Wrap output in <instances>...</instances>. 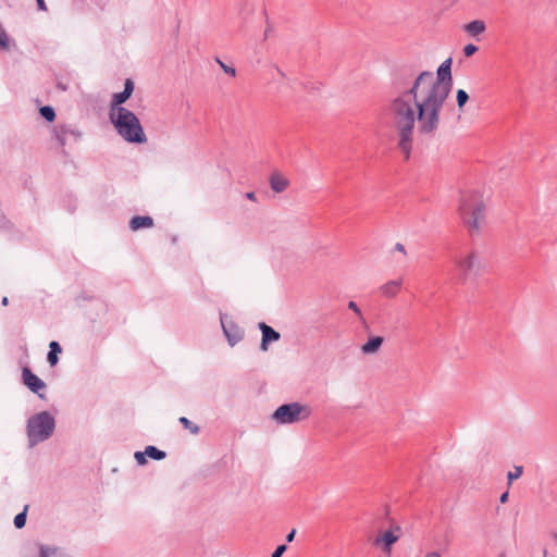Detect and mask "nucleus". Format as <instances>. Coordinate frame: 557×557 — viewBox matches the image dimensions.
Wrapping results in <instances>:
<instances>
[{
    "label": "nucleus",
    "instance_id": "obj_35",
    "mask_svg": "<svg viewBox=\"0 0 557 557\" xmlns=\"http://www.w3.org/2000/svg\"><path fill=\"white\" fill-rule=\"evenodd\" d=\"M424 557H442L437 552H430Z\"/></svg>",
    "mask_w": 557,
    "mask_h": 557
},
{
    "label": "nucleus",
    "instance_id": "obj_29",
    "mask_svg": "<svg viewBox=\"0 0 557 557\" xmlns=\"http://www.w3.org/2000/svg\"><path fill=\"white\" fill-rule=\"evenodd\" d=\"M146 456H147V455L145 454V451H144V453H143V451H136V453H135V459H136V461H137L139 465H144V463H146V462H147V460H146Z\"/></svg>",
    "mask_w": 557,
    "mask_h": 557
},
{
    "label": "nucleus",
    "instance_id": "obj_9",
    "mask_svg": "<svg viewBox=\"0 0 557 557\" xmlns=\"http://www.w3.org/2000/svg\"><path fill=\"white\" fill-rule=\"evenodd\" d=\"M133 91L134 83L131 78H127L124 83V90L113 95L110 113L116 114L117 109L122 108L121 104L126 102V100L132 96Z\"/></svg>",
    "mask_w": 557,
    "mask_h": 557
},
{
    "label": "nucleus",
    "instance_id": "obj_32",
    "mask_svg": "<svg viewBox=\"0 0 557 557\" xmlns=\"http://www.w3.org/2000/svg\"><path fill=\"white\" fill-rule=\"evenodd\" d=\"M36 1H37L39 10H42V11L47 10V7H46V3L44 0H36Z\"/></svg>",
    "mask_w": 557,
    "mask_h": 557
},
{
    "label": "nucleus",
    "instance_id": "obj_21",
    "mask_svg": "<svg viewBox=\"0 0 557 557\" xmlns=\"http://www.w3.org/2000/svg\"><path fill=\"white\" fill-rule=\"evenodd\" d=\"M457 106L460 111L463 110L465 104L469 100V95L463 89H458L456 92Z\"/></svg>",
    "mask_w": 557,
    "mask_h": 557
},
{
    "label": "nucleus",
    "instance_id": "obj_27",
    "mask_svg": "<svg viewBox=\"0 0 557 557\" xmlns=\"http://www.w3.org/2000/svg\"><path fill=\"white\" fill-rule=\"evenodd\" d=\"M348 308L352 310L360 319H362L361 310L355 301H349Z\"/></svg>",
    "mask_w": 557,
    "mask_h": 557
},
{
    "label": "nucleus",
    "instance_id": "obj_28",
    "mask_svg": "<svg viewBox=\"0 0 557 557\" xmlns=\"http://www.w3.org/2000/svg\"><path fill=\"white\" fill-rule=\"evenodd\" d=\"M286 548L285 544L278 545L271 557H281L285 553Z\"/></svg>",
    "mask_w": 557,
    "mask_h": 557
},
{
    "label": "nucleus",
    "instance_id": "obj_36",
    "mask_svg": "<svg viewBox=\"0 0 557 557\" xmlns=\"http://www.w3.org/2000/svg\"><path fill=\"white\" fill-rule=\"evenodd\" d=\"M276 72H277V75L281 77V78H285V73L280 69V67H275Z\"/></svg>",
    "mask_w": 557,
    "mask_h": 557
},
{
    "label": "nucleus",
    "instance_id": "obj_37",
    "mask_svg": "<svg viewBox=\"0 0 557 557\" xmlns=\"http://www.w3.org/2000/svg\"><path fill=\"white\" fill-rule=\"evenodd\" d=\"M58 88H60L61 90L65 91L66 90V86L62 83H58Z\"/></svg>",
    "mask_w": 557,
    "mask_h": 557
},
{
    "label": "nucleus",
    "instance_id": "obj_24",
    "mask_svg": "<svg viewBox=\"0 0 557 557\" xmlns=\"http://www.w3.org/2000/svg\"><path fill=\"white\" fill-rule=\"evenodd\" d=\"M216 63L220 65V67L223 70V72L227 75H231L232 77L236 76V70L233 66H230L222 62L219 58L215 59Z\"/></svg>",
    "mask_w": 557,
    "mask_h": 557
},
{
    "label": "nucleus",
    "instance_id": "obj_23",
    "mask_svg": "<svg viewBox=\"0 0 557 557\" xmlns=\"http://www.w3.org/2000/svg\"><path fill=\"white\" fill-rule=\"evenodd\" d=\"M40 115L49 121V122H52L54 119H55V112H54V109L50 106H45V107H41L40 110Z\"/></svg>",
    "mask_w": 557,
    "mask_h": 557
},
{
    "label": "nucleus",
    "instance_id": "obj_19",
    "mask_svg": "<svg viewBox=\"0 0 557 557\" xmlns=\"http://www.w3.org/2000/svg\"><path fill=\"white\" fill-rule=\"evenodd\" d=\"M145 454L154 460H162L165 458L166 454L163 450L158 449L154 446H147L145 449Z\"/></svg>",
    "mask_w": 557,
    "mask_h": 557
},
{
    "label": "nucleus",
    "instance_id": "obj_17",
    "mask_svg": "<svg viewBox=\"0 0 557 557\" xmlns=\"http://www.w3.org/2000/svg\"><path fill=\"white\" fill-rule=\"evenodd\" d=\"M153 225L152 218L148 215H136L129 221V228L132 231H138L140 228L151 227Z\"/></svg>",
    "mask_w": 557,
    "mask_h": 557
},
{
    "label": "nucleus",
    "instance_id": "obj_39",
    "mask_svg": "<svg viewBox=\"0 0 557 557\" xmlns=\"http://www.w3.org/2000/svg\"><path fill=\"white\" fill-rule=\"evenodd\" d=\"M552 537H553V539H554V541L557 543V532H554V533L552 534Z\"/></svg>",
    "mask_w": 557,
    "mask_h": 557
},
{
    "label": "nucleus",
    "instance_id": "obj_20",
    "mask_svg": "<svg viewBox=\"0 0 557 557\" xmlns=\"http://www.w3.org/2000/svg\"><path fill=\"white\" fill-rule=\"evenodd\" d=\"M28 505H26L22 512L17 513L14 518V525L16 529H22L26 524Z\"/></svg>",
    "mask_w": 557,
    "mask_h": 557
},
{
    "label": "nucleus",
    "instance_id": "obj_22",
    "mask_svg": "<svg viewBox=\"0 0 557 557\" xmlns=\"http://www.w3.org/2000/svg\"><path fill=\"white\" fill-rule=\"evenodd\" d=\"M180 422L182 423V425L188 430L191 434H198L200 429L198 425H196L195 423H193L189 419H187L186 417H181L180 418Z\"/></svg>",
    "mask_w": 557,
    "mask_h": 557
},
{
    "label": "nucleus",
    "instance_id": "obj_1",
    "mask_svg": "<svg viewBox=\"0 0 557 557\" xmlns=\"http://www.w3.org/2000/svg\"><path fill=\"white\" fill-rule=\"evenodd\" d=\"M451 62V58L445 60L436 77L430 71L417 76L405 71L393 78V95L385 111L398 134V148L406 160L412 150L416 121L422 136L432 137L438 129L441 111L453 88Z\"/></svg>",
    "mask_w": 557,
    "mask_h": 557
},
{
    "label": "nucleus",
    "instance_id": "obj_30",
    "mask_svg": "<svg viewBox=\"0 0 557 557\" xmlns=\"http://www.w3.org/2000/svg\"><path fill=\"white\" fill-rule=\"evenodd\" d=\"M394 250L403 253L404 257L407 256L406 248H405V246L401 243H396L395 246H394Z\"/></svg>",
    "mask_w": 557,
    "mask_h": 557
},
{
    "label": "nucleus",
    "instance_id": "obj_8",
    "mask_svg": "<svg viewBox=\"0 0 557 557\" xmlns=\"http://www.w3.org/2000/svg\"><path fill=\"white\" fill-rule=\"evenodd\" d=\"M54 135L61 146H65L70 140L78 141L81 132L67 125H58L54 127Z\"/></svg>",
    "mask_w": 557,
    "mask_h": 557
},
{
    "label": "nucleus",
    "instance_id": "obj_2",
    "mask_svg": "<svg viewBox=\"0 0 557 557\" xmlns=\"http://www.w3.org/2000/svg\"><path fill=\"white\" fill-rule=\"evenodd\" d=\"M460 219L471 237L481 234L485 219V203L478 191L463 193L459 206Z\"/></svg>",
    "mask_w": 557,
    "mask_h": 557
},
{
    "label": "nucleus",
    "instance_id": "obj_12",
    "mask_svg": "<svg viewBox=\"0 0 557 557\" xmlns=\"http://www.w3.org/2000/svg\"><path fill=\"white\" fill-rule=\"evenodd\" d=\"M398 537L393 531H386L374 540V544L382 545L383 550L386 554H391L392 545L398 541Z\"/></svg>",
    "mask_w": 557,
    "mask_h": 557
},
{
    "label": "nucleus",
    "instance_id": "obj_11",
    "mask_svg": "<svg viewBox=\"0 0 557 557\" xmlns=\"http://www.w3.org/2000/svg\"><path fill=\"white\" fill-rule=\"evenodd\" d=\"M259 329L262 333L260 349L268 350L269 343L277 342L281 337L280 333L264 322L259 323Z\"/></svg>",
    "mask_w": 557,
    "mask_h": 557
},
{
    "label": "nucleus",
    "instance_id": "obj_3",
    "mask_svg": "<svg viewBox=\"0 0 557 557\" xmlns=\"http://www.w3.org/2000/svg\"><path fill=\"white\" fill-rule=\"evenodd\" d=\"M110 120L119 135L128 143L143 144L147 138L138 117L126 108L117 109V113H110Z\"/></svg>",
    "mask_w": 557,
    "mask_h": 557
},
{
    "label": "nucleus",
    "instance_id": "obj_16",
    "mask_svg": "<svg viewBox=\"0 0 557 557\" xmlns=\"http://www.w3.org/2000/svg\"><path fill=\"white\" fill-rule=\"evenodd\" d=\"M384 338L382 336H373L364 343L360 350L363 355L376 354L383 345Z\"/></svg>",
    "mask_w": 557,
    "mask_h": 557
},
{
    "label": "nucleus",
    "instance_id": "obj_13",
    "mask_svg": "<svg viewBox=\"0 0 557 557\" xmlns=\"http://www.w3.org/2000/svg\"><path fill=\"white\" fill-rule=\"evenodd\" d=\"M401 285H403V278L392 280V281H388L387 283L383 284L380 287V292L384 297L393 298L399 293Z\"/></svg>",
    "mask_w": 557,
    "mask_h": 557
},
{
    "label": "nucleus",
    "instance_id": "obj_14",
    "mask_svg": "<svg viewBox=\"0 0 557 557\" xmlns=\"http://www.w3.org/2000/svg\"><path fill=\"white\" fill-rule=\"evenodd\" d=\"M463 30L471 37H479L486 30V24L483 20H474L463 26Z\"/></svg>",
    "mask_w": 557,
    "mask_h": 557
},
{
    "label": "nucleus",
    "instance_id": "obj_33",
    "mask_svg": "<svg viewBox=\"0 0 557 557\" xmlns=\"http://www.w3.org/2000/svg\"><path fill=\"white\" fill-rule=\"evenodd\" d=\"M246 198L251 200V201H256V194L253 191H248L246 194Z\"/></svg>",
    "mask_w": 557,
    "mask_h": 557
},
{
    "label": "nucleus",
    "instance_id": "obj_34",
    "mask_svg": "<svg viewBox=\"0 0 557 557\" xmlns=\"http://www.w3.org/2000/svg\"><path fill=\"white\" fill-rule=\"evenodd\" d=\"M507 499H508V492H505L500 495L499 500L502 504H505L507 502Z\"/></svg>",
    "mask_w": 557,
    "mask_h": 557
},
{
    "label": "nucleus",
    "instance_id": "obj_18",
    "mask_svg": "<svg viewBox=\"0 0 557 557\" xmlns=\"http://www.w3.org/2000/svg\"><path fill=\"white\" fill-rule=\"evenodd\" d=\"M62 352L60 344L55 341L50 342L49 352L47 355V361L51 367H54L59 362L58 355Z\"/></svg>",
    "mask_w": 557,
    "mask_h": 557
},
{
    "label": "nucleus",
    "instance_id": "obj_4",
    "mask_svg": "<svg viewBox=\"0 0 557 557\" xmlns=\"http://www.w3.org/2000/svg\"><path fill=\"white\" fill-rule=\"evenodd\" d=\"M55 420L48 411H41L27 420L26 432L29 447L47 441L53 434Z\"/></svg>",
    "mask_w": 557,
    "mask_h": 557
},
{
    "label": "nucleus",
    "instance_id": "obj_40",
    "mask_svg": "<svg viewBox=\"0 0 557 557\" xmlns=\"http://www.w3.org/2000/svg\"><path fill=\"white\" fill-rule=\"evenodd\" d=\"M498 557H506L505 553L499 554Z\"/></svg>",
    "mask_w": 557,
    "mask_h": 557
},
{
    "label": "nucleus",
    "instance_id": "obj_25",
    "mask_svg": "<svg viewBox=\"0 0 557 557\" xmlns=\"http://www.w3.org/2000/svg\"><path fill=\"white\" fill-rule=\"evenodd\" d=\"M523 473V467L515 466L513 471L508 472V481L511 483L513 480L519 479Z\"/></svg>",
    "mask_w": 557,
    "mask_h": 557
},
{
    "label": "nucleus",
    "instance_id": "obj_10",
    "mask_svg": "<svg viewBox=\"0 0 557 557\" xmlns=\"http://www.w3.org/2000/svg\"><path fill=\"white\" fill-rule=\"evenodd\" d=\"M22 379L23 383L33 392L39 395V397H44L39 394V391L46 388V383L39 379L36 374H34L29 368L25 367L22 370Z\"/></svg>",
    "mask_w": 557,
    "mask_h": 557
},
{
    "label": "nucleus",
    "instance_id": "obj_6",
    "mask_svg": "<svg viewBox=\"0 0 557 557\" xmlns=\"http://www.w3.org/2000/svg\"><path fill=\"white\" fill-rule=\"evenodd\" d=\"M459 280L462 283L478 276L483 268L480 255L476 251H470L455 261Z\"/></svg>",
    "mask_w": 557,
    "mask_h": 557
},
{
    "label": "nucleus",
    "instance_id": "obj_5",
    "mask_svg": "<svg viewBox=\"0 0 557 557\" xmlns=\"http://www.w3.org/2000/svg\"><path fill=\"white\" fill-rule=\"evenodd\" d=\"M311 416V408L300 403H289L280 406L272 414L278 424H292L307 420Z\"/></svg>",
    "mask_w": 557,
    "mask_h": 557
},
{
    "label": "nucleus",
    "instance_id": "obj_38",
    "mask_svg": "<svg viewBox=\"0 0 557 557\" xmlns=\"http://www.w3.org/2000/svg\"><path fill=\"white\" fill-rule=\"evenodd\" d=\"M8 302H9L8 297H3V299H2V305L7 306V305H8Z\"/></svg>",
    "mask_w": 557,
    "mask_h": 557
},
{
    "label": "nucleus",
    "instance_id": "obj_15",
    "mask_svg": "<svg viewBox=\"0 0 557 557\" xmlns=\"http://www.w3.org/2000/svg\"><path fill=\"white\" fill-rule=\"evenodd\" d=\"M289 185L288 180L278 172L272 173L270 176L271 189L275 193H283Z\"/></svg>",
    "mask_w": 557,
    "mask_h": 557
},
{
    "label": "nucleus",
    "instance_id": "obj_7",
    "mask_svg": "<svg viewBox=\"0 0 557 557\" xmlns=\"http://www.w3.org/2000/svg\"><path fill=\"white\" fill-rule=\"evenodd\" d=\"M221 324L223 332L227 338V342L231 346L236 345L244 337V331L233 321H226V315L221 314Z\"/></svg>",
    "mask_w": 557,
    "mask_h": 557
},
{
    "label": "nucleus",
    "instance_id": "obj_26",
    "mask_svg": "<svg viewBox=\"0 0 557 557\" xmlns=\"http://www.w3.org/2000/svg\"><path fill=\"white\" fill-rule=\"evenodd\" d=\"M478 47L473 44H468L463 48V53L466 57H471L478 51Z\"/></svg>",
    "mask_w": 557,
    "mask_h": 557
},
{
    "label": "nucleus",
    "instance_id": "obj_31",
    "mask_svg": "<svg viewBox=\"0 0 557 557\" xmlns=\"http://www.w3.org/2000/svg\"><path fill=\"white\" fill-rule=\"evenodd\" d=\"M295 535H296V530L293 529L287 535H286V541L287 542H293L294 539H295Z\"/></svg>",
    "mask_w": 557,
    "mask_h": 557
}]
</instances>
